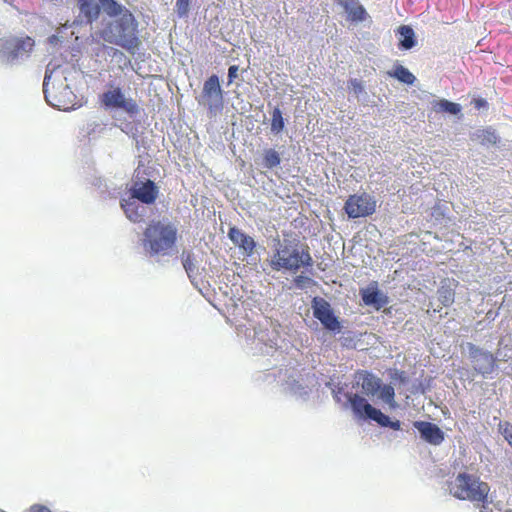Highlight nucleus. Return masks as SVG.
I'll use <instances>...</instances> for the list:
<instances>
[{"mask_svg": "<svg viewBox=\"0 0 512 512\" xmlns=\"http://www.w3.org/2000/svg\"><path fill=\"white\" fill-rule=\"evenodd\" d=\"M433 109L436 112H446L449 114H458L461 110V107L457 103L450 102L446 99H441L439 101H435L433 104Z\"/></svg>", "mask_w": 512, "mask_h": 512, "instance_id": "5701e85b", "label": "nucleus"}, {"mask_svg": "<svg viewBox=\"0 0 512 512\" xmlns=\"http://www.w3.org/2000/svg\"><path fill=\"white\" fill-rule=\"evenodd\" d=\"M56 106H57L59 109H63V110H67V109H69V107H68V106H65V105L57 104Z\"/></svg>", "mask_w": 512, "mask_h": 512, "instance_id": "e433bc0d", "label": "nucleus"}, {"mask_svg": "<svg viewBox=\"0 0 512 512\" xmlns=\"http://www.w3.org/2000/svg\"><path fill=\"white\" fill-rule=\"evenodd\" d=\"M344 211L349 218L353 219L370 216L376 211V201L366 192L353 194L347 198Z\"/></svg>", "mask_w": 512, "mask_h": 512, "instance_id": "0eeeda50", "label": "nucleus"}, {"mask_svg": "<svg viewBox=\"0 0 512 512\" xmlns=\"http://www.w3.org/2000/svg\"><path fill=\"white\" fill-rule=\"evenodd\" d=\"M387 74L390 77L408 85H412L416 80V77L402 65L395 66L394 70L388 71Z\"/></svg>", "mask_w": 512, "mask_h": 512, "instance_id": "412c9836", "label": "nucleus"}, {"mask_svg": "<svg viewBox=\"0 0 512 512\" xmlns=\"http://www.w3.org/2000/svg\"><path fill=\"white\" fill-rule=\"evenodd\" d=\"M449 491L455 498L480 504L482 508H486L489 503L490 486L472 474L459 473L450 482Z\"/></svg>", "mask_w": 512, "mask_h": 512, "instance_id": "f03ea898", "label": "nucleus"}, {"mask_svg": "<svg viewBox=\"0 0 512 512\" xmlns=\"http://www.w3.org/2000/svg\"><path fill=\"white\" fill-rule=\"evenodd\" d=\"M100 100L106 108L122 109L130 116H135L140 111L137 102L132 98H125L121 88L119 87L104 92L101 95Z\"/></svg>", "mask_w": 512, "mask_h": 512, "instance_id": "6e6552de", "label": "nucleus"}, {"mask_svg": "<svg viewBox=\"0 0 512 512\" xmlns=\"http://www.w3.org/2000/svg\"><path fill=\"white\" fill-rule=\"evenodd\" d=\"M474 104L477 109H480L481 107L486 106L487 102H486V100L480 98V99H475Z\"/></svg>", "mask_w": 512, "mask_h": 512, "instance_id": "c9c22d12", "label": "nucleus"}, {"mask_svg": "<svg viewBox=\"0 0 512 512\" xmlns=\"http://www.w3.org/2000/svg\"><path fill=\"white\" fill-rule=\"evenodd\" d=\"M458 284V281L455 279H444L441 281V285L437 290V296L442 306L449 307L454 303Z\"/></svg>", "mask_w": 512, "mask_h": 512, "instance_id": "f3484780", "label": "nucleus"}, {"mask_svg": "<svg viewBox=\"0 0 512 512\" xmlns=\"http://www.w3.org/2000/svg\"><path fill=\"white\" fill-rule=\"evenodd\" d=\"M191 0H177L176 1V12L178 16L184 17L189 12V6H190Z\"/></svg>", "mask_w": 512, "mask_h": 512, "instance_id": "c85d7f7f", "label": "nucleus"}, {"mask_svg": "<svg viewBox=\"0 0 512 512\" xmlns=\"http://www.w3.org/2000/svg\"><path fill=\"white\" fill-rule=\"evenodd\" d=\"M198 104L207 108L210 114H215L223 108V92L220 86L219 77L211 75L203 84V89Z\"/></svg>", "mask_w": 512, "mask_h": 512, "instance_id": "423d86ee", "label": "nucleus"}, {"mask_svg": "<svg viewBox=\"0 0 512 512\" xmlns=\"http://www.w3.org/2000/svg\"><path fill=\"white\" fill-rule=\"evenodd\" d=\"M104 11L110 16H116L121 12V6L116 0H98Z\"/></svg>", "mask_w": 512, "mask_h": 512, "instance_id": "a878e982", "label": "nucleus"}, {"mask_svg": "<svg viewBox=\"0 0 512 512\" xmlns=\"http://www.w3.org/2000/svg\"><path fill=\"white\" fill-rule=\"evenodd\" d=\"M499 429L502 435L504 436L505 440L512 447V424L509 422H504L503 424L499 425Z\"/></svg>", "mask_w": 512, "mask_h": 512, "instance_id": "c756f323", "label": "nucleus"}, {"mask_svg": "<svg viewBox=\"0 0 512 512\" xmlns=\"http://www.w3.org/2000/svg\"><path fill=\"white\" fill-rule=\"evenodd\" d=\"M349 402L354 413L360 418H369L376 421L378 424H385V421H388L387 415L374 408L358 394L350 395Z\"/></svg>", "mask_w": 512, "mask_h": 512, "instance_id": "9d476101", "label": "nucleus"}, {"mask_svg": "<svg viewBox=\"0 0 512 512\" xmlns=\"http://www.w3.org/2000/svg\"><path fill=\"white\" fill-rule=\"evenodd\" d=\"M103 38L129 52L136 50L140 45V41L136 35V24L133 15L126 13L115 22L110 23L103 32Z\"/></svg>", "mask_w": 512, "mask_h": 512, "instance_id": "20e7f679", "label": "nucleus"}, {"mask_svg": "<svg viewBox=\"0 0 512 512\" xmlns=\"http://www.w3.org/2000/svg\"><path fill=\"white\" fill-rule=\"evenodd\" d=\"M121 207L130 221L134 223H140L143 221V214L138 212L139 207L134 202L123 200L121 202Z\"/></svg>", "mask_w": 512, "mask_h": 512, "instance_id": "4be33fe9", "label": "nucleus"}, {"mask_svg": "<svg viewBox=\"0 0 512 512\" xmlns=\"http://www.w3.org/2000/svg\"><path fill=\"white\" fill-rule=\"evenodd\" d=\"M35 46L30 36H9L1 39L0 59L3 63L13 64L21 59L28 58Z\"/></svg>", "mask_w": 512, "mask_h": 512, "instance_id": "39448f33", "label": "nucleus"}, {"mask_svg": "<svg viewBox=\"0 0 512 512\" xmlns=\"http://www.w3.org/2000/svg\"><path fill=\"white\" fill-rule=\"evenodd\" d=\"M29 512H51L46 506L43 505H33Z\"/></svg>", "mask_w": 512, "mask_h": 512, "instance_id": "f704fd0d", "label": "nucleus"}, {"mask_svg": "<svg viewBox=\"0 0 512 512\" xmlns=\"http://www.w3.org/2000/svg\"><path fill=\"white\" fill-rule=\"evenodd\" d=\"M362 301L367 306L380 310L389 303V297L378 289L377 282L360 290Z\"/></svg>", "mask_w": 512, "mask_h": 512, "instance_id": "ddd939ff", "label": "nucleus"}, {"mask_svg": "<svg viewBox=\"0 0 512 512\" xmlns=\"http://www.w3.org/2000/svg\"><path fill=\"white\" fill-rule=\"evenodd\" d=\"M356 381L367 396L375 395L381 388V380L367 371H358Z\"/></svg>", "mask_w": 512, "mask_h": 512, "instance_id": "dca6fc26", "label": "nucleus"}, {"mask_svg": "<svg viewBox=\"0 0 512 512\" xmlns=\"http://www.w3.org/2000/svg\"><path fill=\"white\" fill-rule=\"evenodd\" d=\"M312 309L314 317L318 319L327 330L333 332H339L341 330V324L338 318L334 315L329 302L324 298H313Z\"/></svg>", "mask_w": 512, "mask_h": 512, "instance_id": "1a4fd4ad", "label": "nucleus"}, {"mask_svg": "<svg viewBox=\"0 0 512 512\" xmlns=\"http://www.w3.org/2000/svg\"><path fill=\"white\" fill-rule=\"evenodd\" d=\"M263 162L266 168L272 169L280 164V155L274 149H267L264 152Z\"/></svg>", "mask_w": 512, "mask_h": 512, "instance_id": "393cba45", "label": "nucleus"}, {"mask_svg": "<svg viewBox=\"0 0 512 512\" xmlns=\"http://www.w3.org/2000/svg\"><path fill=\"white\" fill-rule=\"evenodd\" d=\"M381 426H384V427H390L394 430H399L400 429V422L397 420V421H391L390 418L388 417V421H385V424H380Z\"/></svg>", "mask_w": 512, "mask_h": 512, "instance_id": "72a5a7b5", "label": "nucleus"}, {"mask_svg": "<svg viewBox=\"0 0 512 512\" xmlns=\"http://www.w3.org/2000/svg\"><path fill=\"white\" fill-rule=\"evenodd\" d=\"M79 9L88 21L96 19L100 13L99 5L93 0H79Z\"/></svg>", "mask_w": 512, "mask_h": 512, "instance_id": "aec40b11", "label": "nucleus"}, {"mask_svg": "<svg viewBox=\"0 0 512 512\" xmlns=\"http://www.w3.org/2000/svg\"><path fill=\"white\" fill-rule=\"evenodd\" d=\"M130 194L140 202L150 205L156 201L159 189L152 180L146 179L145 181H135L130 188Z\"/></svg>", "mask_w": 512, "mask_h": 512, "instance_id": "f8f14e48", "label": "nucleus"}, {"mask_svg": "<svg viewBox=\"0 0 512 512\" xmlns=\"http://www.w3.org/2000/svg\"><path fill=\"white\" fill-rule=\"evenodd\" d=\"M398 34L400 35L399 40V49L401 50H409L413 48L416 44L415 33L410 26H400L398 28Z\"/></svg>", "mask_w": 512, "mask_h": 512, "instance_id": "6ab92c4d", "label": "nucleus"}, {"mask_svg": "<svg viewBox=\"0 0 512 512\" xmlns=\"http://www.w3.org/2000/svg\"><path fill=\"white\" fill-rule=\"evenodd\" d=\"M178 229L168 220H152L143 230L142 246L150 256H167L176 247Z\"/></svg>", "mask_w": 512, "mask_h": 512, "instance_id": "f257e3e1", "label": "nucleus"}, {"mask_svg": "<svg viewBox=\"0 0 512 512\" xmlns=\"http://www.w3.org/2000/svg\"><path fill=\"white\" fill-rule=\"evenodd\" d=\"M340 5L348 14V20L352 22H362L367 17L365 8L354 0H337Z\"/></svg>", "mask_w": 512, "mask_h": 512, "instance_id": "a211bd4d", "label": "nucleus"}, {"mask_svg": "<svg viewBox=\"0 0 512 512\" xmlns=\"http://www.w3.org/2000/svg\"><path fill=\"white\" fill-rule=\"evenodd\" d=\"M238 75V66L231 65L228 69L229 83H231Z\"/></svg>", "mask_w": 512, "mask_h": 512, "instance_id": "473e14b6", "label": "nucleus"}, {"mask_svg": "<svg viewBox=\"0 0 512 512\" xmlns=\"http://www.w3.org/2000/svg\"><path fill=\"white\" fill-rule=\"evenodd\" d=\"M312 265L313 259L309 247L305 245L299 249L298 244L288 241L279 243L270 262L271 268L276 271L285 269L296 272L302 267L307 268Z\"/></svg>", "mask_w": 512, "mask_h": 512, "instance_id": "7ed1b4c3", "label": "nucleus"}, {"mask_svg": "<svg viewBox=\"0 0 512 512\" xmlns=\"http://www.w3.org/2000/svg\"><path fill=\"white\" fill-rule=\"evenodd\" d=\"M469 357L474 370L479 374H490L496 367V358L493 354L478 348L474 344H469Z\"/></svg>", "mask_w": 512, "mask_h": 512, "instance_id": "9b49d317", "label": "nucleus"}, {"mask_svg": "<svg viewBox=\"0 0 512 512\" xmlns=\"http://www.w3.org/2000/svg\"><path fill=\"white\" fill-rule=\"evenodd\" d=\"M350 86L355 94H360L363 92V85L358 79H352L350 81Z\"/></svg>", "mask_w": 512, "mask_h": 512, "instance_id": "2f4dec72", "label": "nucleus"}, {"mask_svg": "<svg viewBox=\"0 0 512 512\" xmlns=\"http://www.w3.org/2000/svg\"><path fill=\"white\" fill-rule=\"evenodd\" d=\"M313 281L311 278L303 275H298L294 278V283L298 288H304L307 285L311 284Z\"/></svg>", "mask_w": 512, "mask_h": 512, "instance_id": "7c9ffc66", "label": "nucleus"}, {"mask_svg": "<svg viewBox=\"0 0 512 512\" xmlns=\"http://www.w3.org/2000/svg\"><path fill=\"white\" fill-rule=\"evenodd\" d=\"M182 263L185 271L187 272L188 276L190 277L192 273L195 272L196 266L194 263V256L191 252H183L182 254Z\"/></svg>", "mask_w": 512, "mask_h": 512, "instance_id": "bb28decb", "label": "nucleus"}, {"mask_svg": "<svg viewBox=\"0 0 512 512\" xmlns=\"http://www.w3.org/2000/svg\"><path fill=\"white\" fill-rule=\"evenodd\" d=\"M413 426L419 431L421 437L431 445H440L444 439V432L434 423L415 421Z\"/></svg>", "mask_w": 512, "mask_h": 512, "instance_id": "4468645a", "label": "nucleus"}, {"mask_svg": "<svg viewBox=\"0 0 512 512\" xmlns=\"http://www.w3.org/2000/svg\"><path fill=\"white\" fill-rule=\"evenodd\" d=\"M285 122L280 108L275 107L271 114V131L274 134H279L284 129Z\"/></svg>", "mask_w": 512, "mask_h": 512, "instance_id": "b1692460", "label": "nucleus"}, {"mask_svg": "<svg viewBox=\"0 0 512 512\" xmlns=\"http://www.w3.org/2000/svg\"><path fill=\"white\" fill-rule=\"evenodd\" d=\"M228 237L235 245L244 250L247 255H251L254 252L256 247L254 239L239 228L230 227Z\"/></svg>", "mask_w": 512, "mask_h": 512, "instance_id": "2eb2a0df", "label": "nucleus"}, {"mask_svg": "<svg viewBox=\"0 0 512 512\" xmlns=\"http://www.w3.org/2000/svg\"><path fill=\"white\" fill-rule=\"evenodd\" d=\"M380 397L387 403H391L394 400L395 392L394 388L390 385H384L380 389Z\"/></svg>", "mask_w": 512, "mask_h": 512, "instance_id": "cd10ccee", "label": "nucleus"}]
</instances>
